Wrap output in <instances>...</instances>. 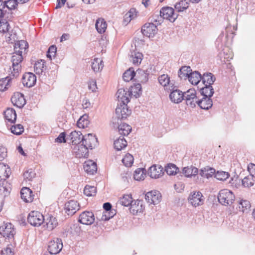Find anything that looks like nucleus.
Here are the masks:
<instances>
[{
  "instance_id": "obj_1",
  "label": "nucleus",
  "mask_w": 255,
  "mask_h": 255,
  "mask_svg": "<svg viewBox=\"0 0 255 255\" xmlns=\"http://www.w3.org/2000/svg\"><path fill=\"white\" fill-rule=\"evenodd\" d=\"M178 16V14L174 11V9L171 7H162L160 10V19L157 20L154 17L151 20L154 22H157V24H160L163 19L168 20L170 22H174Z\"/></svg>"
},
{
  "instance_id": "obj_2",
  "label": "nucleus",
  "mask_w": 255,
  "mask_h": 255,
  "mask_svg": "<svg viewBox=\"0 0 255 255\" xmlns=\"http://www.w3.org/2000/svg\"><path fill=\"white\" fill-rule=\"evenodd\" d=\"M10 173L9 167L0 164V181L2 182L0 184V190L5 192V195L10 193L11 190L10 184L6 181L8 178Z\"/></svg>"
},
{
  "instance_id": "obj_3",
  "label": "nucleus",
  "mask_w": 255,
  "mask_h": 255,
  "mask_svg": "<svg viewBox=\"0 0 255 255\" xmlns=\"http://www.w3.org/2000/svg\"><path fill=\"white\" fill-rule=\"evenodd\" d=\"M131 114V111L128 109L127 104H118L115 111V117L113 118V124H119V121L126 119Z\"/></svg>"
},
{
  "instance_id": "obj_4",
  "label": "nucleus",
  "mask_w": 255,
  "mask_h": 255,
  "mask_svg": "<svg viewBox=\"0 0 255 255\" xmlns=\"http://www.w3.org/2000/svg\"><path fill=\"white\" fill-rule=\"evenodd\" d=\"M218 199L221 204L225 206H230L235 200V196L232 191L225 189L220 191Z\"/></svg>"
},
{
  "instance_id": "obj_5",
  "label": "nucleus",
  "mask_w": 255,
  "mask_h": 255,
  "mask_svg": "<svg viewBox=\"0 0 255 255\" xmlns=\"http://www.w3.org/2000/svg\"><path fill=\"white\" fill-rule=\"evenodd\" d=\"M23 60L22 55L20 54H14L11 57V62L12 70H11L10 76L13 78H16L19 75V72L21 71V66L20 63ZM11 70V68H10Z\"/></svg>"
},
{
  "instance_id": "obj_6",
  "label": "nucleus",
  "mask_w": 255,
  "mask_h": 255,
  "mask_svg": "<svg viewBox=\"0 0 255 255\" xmlns=\"http://www.w3.org/2000/svg\"><path fill=\"white\" fill-rule=\"evenodd\" d=\"M43 215L38 211H31L27 217L28 222L32 226L38 227L44 222Z\"/></svg>"
},
{
  "instance_id": "obj_7",
  "label": "nucleus",
  "mask_w": 255,
  "mask_h": 255,
  "mask_svg": "<svg viewBox=\"0 0 255 255\" xmlns=\"http://www.w3.org/2000/svg\"><path fill=\"white\" fill-rule=\"evenodd\" d=\"M63 248V243L61 239L55 238L50 241L48 245V251L51 255L58 254Z\"/></svg>"
},
{
  "instance_id": "obj_8",
  "label": "nucleus",
  "mask_w": 255,
  "mask_h": 255,
  "mask_svg": "<svg viewBox=\"0 0 255 255\" xmlns=\"http://www.w3.org/2000/svg\"><path fill=\"white\" fill-rule=\"evenodd\" d=\"M153 23L152 22L150 23H145L141 28L142 33L145 36L149 38L153 37L157 32V22Z\"/></svg>"
},
{
  "instance_id": "obj_9",
  "label": "nucleus",
  "mask_w": 255,
  "mask_h": 255,
  "mask_svg": "<svg viewBox=\"0 0 255 255\" xmlns=\"http://www.w3.org/2000/svg\"><path fill=\"white\" fill-rule=\"evenodd\" d=\"M183 100L186 101V104L192 108L196 106L197 98L195 89H190L183 94Z\"/></svg>"
},
{
  "instance_id": "obj_10",
  "label": "nucleus",
  "mask_w": 255,
  "mask_h": 255,
  "mask_svg": "<svg viewBox=\"0 0 255 255\" xmlns=\"http://www.w3.org/2000/svg\"><path fill=\"white\" fill-rule=\"evenodd\" d=\"M15 233L13 226L11 223H7L0 226V234L5 238H13Z\"/></svg>"
},
{
  "instance_id": "obj_11",
  "label": "nucleus",
  "mask_w": 255,
  "mask_h": 255,
  "mask_svg": "<svg viewBox=\"0 0 255 255\" xmlns=\"http://www.w3.org/2000/svg\"><path fill=\"white\" fill-rule=\"evenodd\" d=\"M189 202L194 207L202 205L204 201V198L202 194L199 192H194L191 193L188 197Z\"/></svg>"
},
{
  "instance_id": "obj_12",
  "label": "nucleus",
  "mask_w": 255,
  "mask_h": 255,
  "mask_svg": "<svg viewBox=\"0 0 255 255\" xmlns=\"http://www.w3.org/2000/svg\"><path fill=\"white\" fill-rule=\"evenodd\" d=\"M145 199L149 204L156 205L160 202L161 195L158 191H151L145 194Z\"/></svg>"
},
{
  "instance_id": "obj_13",
  "label": "nucleus",
  "mask_w": 255,
  "mask_h": 255,
  "mask_svg": "<svg viewBox=\"0 0 255 255\" xmlns=\"http://www.w3.org/2000/svg\"><path fill=\"white\" fill-rule=\"evenodd\" d=\"M82 143L88 148L92 149L98 145V139L95 135L88 133L82 136Z\"/></svg>"
},
{
  "instance_id": "obj_14",
  "label": "nucleus",
  "mask_w": 255,
  "mask_h": 255,
  "mask_svg": "<svg viewBox=\"0 0 255 255\" xmlns=\"http://www.w3.org/2000/svg\"><path fill=\"white\" fill-rule=\"evenodd\" d=\"M95 220V218L93 212L84 211L80 215L78 221L82 224L90 225L92 224Z\"/></svg>"
},
{
  "instance_id": "obj_15",
  "label": "nucleus",
  "mask_w": 255,
  "mask_h": 255,
  "mask_svg": "<svg viewBox=\"0 0 255 255\" xmlns=\"http://www.w3.org/2000/svg\"><path fill=\"white\" fill-rule=\"evenodd\" d=\"M88 148L82 143L72 146V152L78 158L85 157L88 154Z\"/></svg>"
},
{
  "instance_id": "obj_16",
  "label": "nucleus",
  "mask_w": 255,
  "mask_h": 255,
  "mask_svg": "<svg viewBox=\"0 0 255 255\" xmlns=\"http://www.w3.org/2000/svg\"><path fill=\"white\" fill-rule=\"evenodd\" d=\"M22 82L24 86L28 88L32 87L36 82V77L32 73H25L22 76Z\"/></svg>"
},
{
  "instance_id": "obj_17",
  "label": "nucleus",
  "mask_w": 255,
  "mask_h": 255,
  "mask_svg": "<svg viewBox=\"0 0 255 255\" xmlns=\"http://www.w3.org/2000/svg\"><path fill=\"white\" fill-rule=\"evenodd\" d=\"M164 174V169L160 165H153L148 170V175L152 178H158Z\"/></svg>"
},
{
  "instance_id": "obj_18",
  "label": "nucleus",
  "mask_w": 255,
  "mask_h": 255,
  "mask_svg": "<svg viewBox=\"0 0 255 255\" xmlns=\"http://www.w3.org/2000/svg\"><path fill=\"white\" fill-rule=\"evenodd\" d=\"M79 209V204L75 200H70L65 205V212L68 215H74Z\"/></svg>"
},
{
  "instance_id": "obj_19",
  "label": "nucleus",
  "mask_w": 255,
  "mask_h": 255,
  "mask_svg": "<svg viewBox=\"0 0 255 255\" xmlns=\"http://www.w3.org/2000/svg\"><path fill=\"white\" fill-rule=\"evenodd\" d=\"M11 101L13 105L19 108H22L26 104V101L22 94H14L11 98Z\"/></svg>"
},
{
  "instance_id": "obj_20",
  "label": "nucleus",
  "mask_w": 255,
  "mask_h": 255,
  "mask_svg": "<svg viewBox=\"0 0 255 255\" xmlns=\"http://www.w3.org/2000/svg\"><path fill=\"white\" fill-rule=\"evenodd\" d=\"M21 198L25 202H31L34 199L32 191L27 187H23L20 191Z\"/></svg>"
},
{
  "instance_id": "obj_21",
  "label": "nucleus",
  "mask_w": 255,
  "mask_h": 255,
  "mask_svg": "<svg viewBox=\"0 0 255 255\" xmlns=\"http://www.w3.org/2000/svg\"><path fill=\"white\" fill-rule=\"evenodd\" d=\"M129 94L124 89H120L117 92L116 96L119 104H128L129 101Z\"/></svg>"
},
{
  "instance_id": "obj_22",
  "label": "nucleus",
  "mask_w": 255,
  "mask_h": 255,
  "mask_svg": "<svg viewBox=\"0 0 255 255\" xmlns=\"http://www.w3.org/2000/svg\"><path fill=\"white\" fill-rule=\"evenodd\" d=\"M84 169L89 174H94L97 170V164L94 161L89 160L84 163Z\"/></svg>"
},
{
  "instance_id": "obj_23",
  "label": "nucleus",
  "mask_w": 255,
  "mask_h": 255,
  "mask_svg": "<svg viewBox=\"0 0 255 255\" xmlns=\"http://www.w3.org/2000/svg\"><path fill=\"white\" fill-rule=\"evenodd\" d=\"M211 97H203L201 100H197L196 104L202 109L208 110L211 108L213 103Z\"/></svg>"
},
{
  "instance_id": "obj_24",
  "label": "nucleus",
  "mask_w": 255,
  "mask_h": 255,
  "mask_svg": "<svg viewBox=\"0 0 255 255\" xmlns=\"http://www.w3.org/2000/svg\"><path fill=\"white\" fill-rule=\"evenodd\" d=\"M171 101L174 103H179L183 100V93L179 90H173L170 95Z\"/></svg>"
},
{
  "instance_id": "obj_25",
  "label": "nucleus",
  "mask_w": 255,
  "mask_h": 255,
  "mask_svg": "<svg viewBox=\"0 0 255 255\" xmlns=\"http://www.w3.org/2000/svg\"><path fill=\"white\" fill-rule=\"evenodd\" d=\"M144 207L142 206V202L139 200L135 201L134 204H130L129 211L133 215H137L143 211Z\"/></svg>"
},
{
  "instance_id": "obj_26",
  "label": "nucleus",
  "mask_w": 255,
  "mask_h": 255,
  "mask_svg": "<svg viewBox=\"0 0 255 255\" xmlns=\"http://www.w3.org/2000/svg\"><path fill=\"white\" fill-rule=\"evenodd\" d=\"M69 136L72 141V146H74L75 144L82 143V136H84V135H83L80 131H73L70 133Z\"/></svg>"
},
{
  "instance_id": "obj_27",
  "label": "nucleus",
  "mask_w": 255,
  "mask_h": 255,
  "mask_svg": "<svg viewBox=\"0 0 255 255\" xmlns=\"http://www.w3.org/2000/svg\"><path fill=\"white\" fill-rule=\"evenodd\" d=\"M215 169L209 166H206L200 170V175L206 178H209L215 175Z\"/></svg>"
},
{
  "instance_id": "obj_28",
  "label": "nucleus",
  "mask_w": 255,
  "mask_h": 255,
  "mask_svg": "<svg viewBox=\"0 0 255 255\" xmlns=\"http://www.w3.org/2000/svg\"><path fill=\"white\" fill-rule=\"evenodd\" d=\"M192 70L189 66H182L178 71V77L181 79L186 80L188 79Z\"/></svg>"
},
{
  "instance_id": "obj_29",
  "label": "nucleus",
  "mask_w": 255,
  "mask_h": 255,
  "mask_svg": "<svg viewBox=\"0 0 255 255\" xmlns=\"http://www.w3.org/2000/svg\"><path fill=\"white\" fill-rule=\"evenodd\" d=\"M4 117L6 120L11 123H14L16 120L15 111L12 108H7L4 112Z\"/></svg>"
},
{
  "instance_id": "obj_30",
  "label": "nucleus",
  "mask_w": 255,
  "mask_h": 255,
  "mask_svg": "<svg viewBox=\"0 0 255 255\" xmlns=\"http://www.w3.org/2000/svg\"><path fill=\"white\" fill-rule=\"evenodd\" d=\"M182 172L186 177H191L198 174V169L193 166H187L183 169Z\"/></svg>"
},
{
  "instance_id": "obj_31",
  "label": "nucleus",
  "mask_w": 255,
  "mask_h": 255,
  "mask_svg": "<svg viewBox=\"0 0 255 255\" xmlns=\"http://www.w3.org/2000/svg\"><path fill=\"white\" fill-rule=\"evenodd\" d=\"M159 84L164 87L165 89H167L168 86L173 85L170 83V77L167 74H162L158 77V78Z\"/></svg>"
},
{
  "instance_id": "obj_32",
  "label": "nucleus",
  "mask_w": 255,
  "mask_h": 255,
  "mask_svg": "<svg viewBox=\"0 0 255 255\" xmlns=\"http://www.w3.org/2000/svg\"><path fill=\"white\" fill-rule=\"evenodd\" d=\"M47 229L49 231L53 230L58 225V222L56 218L49 216L46 219H45Z\"/></svg>"
},
{
  "instance_id": "obj_33",
  "label": "nucleus",
  "mask_w": 255,
  "mask_h": 255,
  "mask_svg": "<svg viewBox=\"0 0 255 255\" xmlns=\"http://www.w3.org/2000/svg\"><path fill=\"white\" fill-rule=\"evenodd\" d=\"M201 80L204 85H209L211 86L215 82L216 78L212 73H206L202 76Z\"/></svg>"
},
{
  "instance_id": "obj_34",
  "label": "nucleus",
  "mask_w": 255,
  "mask_h": 255,
  "mask_svg": "<svg viewBox=\"0 0 255 255\" xmlns=\"http://www.w3.org/2000/svg\"><path fill=\"white\" fill-rule=\"evenodd\" d=\"M91 67L95 72H99L103 69L104 67L103 62L99 58H94L92 62Z\"/></svg>"
},
{
  "instance_id": "obj_35",
  "label": "nucleus",
  "mask_w": 255,
  "mask_h": 255,
  "mask_svg": "<svg viewBox=\"0 0 255 255\" xmlns=\"http://www.w3.org/2000/svg\"><path fill=\"white\" fill-rule=\"evenodd\" d=\"M115 148L120 151L125 148L127 145V142L123 136H120L114 143Z\"/></svg>"
},
{
  "instance_id": "obj_36",
  "label": "nucleus",
  "mask_w": 255,
  "mask_h": 255,
  "mask_svg": "<svg viewBox=\"0 0 255 255\" xmlns=\"http://www.w3.org/2000/svg\"><path fill=\"white\" fill-rule=\"evenodd\" d=\"M202 79V76L199 72L194 71L191 72L188 80L193 85H197Z\"/></svg>"
},
{
  "instance_id": "obj_37",
  "label": "nucleus",
  "mask_w": 255,
  "mask_h": 255,
  "mask_svg": "<svg viewBox=\"0 0 255 255\" xmlns=\"http://www.w3.org/2000/svg\"><path fill=\"white\" fill-rule=\"evenodd\" d=\"M118 128L120 134L124 136L128 135L131 131V127L126 123L120 124Z\"/></svg>"
},
{
  "instance_id": "obj_38",
  "label": "nucleus",
  "mask_w": 255,
  "mask_h": 255,
  "mask_svg": "<svg viewBox=\"0 0 255 255\" xmlns=\"http://www.w3.org/2000/svg\"><path fill=\"white\" fill-rule=\"evenodd\" d=\"M106 22L103 18H98L96 20L95 26L97 30L100 33H104L107 28Z\"/></svg>"
},
{
  "instance_id": "obj_39",
  "label": "nucleus",
  "mask_w": 255,
  "mask_h": 255,
  "mask_svg": "<svg viewBox=\"0 0 255 255\" xmlns=\"http://www.w3.org/2000/svg\"><path fill=\"white\" fill-rule=\"evenodd\" d=\"M201 92L203 97H211L214 93V90L212 86L206 85L201 89Z\"/></svg>"
},
{
  "instance_id": "obj_40",
  "label": "nucleus",
  "mask_w": 255,
  "mask_h": 255,
  "mask_svg": "<svg viewBox=\"0 0 255 255\" xmlns=\"http://www.w3.org/2000/svg\"><path fill=\"white\" fill-rule=\"evenodd\" d=\"M146 176V170L142 168H137L135 170L133 174L134 179L137 181L144 179Z\"/></svg>"
},
{
  "instance_id": "obj_41",
  "label": "nucleus",
  "mask_w": 255,
  "mask_h": 255,
  "mask_svg": "<svg viewBox=\"0 0 255 255\" xmlns=\"http://www.w3.org/2000/svg\"><path fill=\"white\" fill-rule=\"evenodd\" d=\"M189 7V3L185 0H181L180 1L177 2L174 7L177 12H182L184 10L188 8Z\"/></svg>"
},
{
  "instance_id": "obj_42",
  "label": "nucleus",
  "mask_w": 255,
  "mask_h": 255,
  "mask_svg": "<svg viewBox=\"0 0 255 255\" xmlns=\"http://www.w3.org/2000/svg\"><path fill=\"white\" fill-rule=\"evenodd\" d=\"M143 55L140 52H133L130 56V60L134 64H138L141 63Z\"/></svg>"
},
{
  "instance_id": "obj_43",
  "label": "nucleus",
  "mask_w": 255,
  "mask_h": 255,
  "mask_svg": "<svg viewBox=\"0 0 255 255\" xmlns=\"http://www.w3.org/2000/svg\"><path fill=\"white\" fill-rule=\"evenodd\" d=\"M45 61L42 60L37 61L34 65V71L37 74H42L44 70L46 69V66L44 65Z\"/></svg>"
},
{
  "instance_id": "obj_44",
  "label": "nucleus",
  "mask_w": 255,
  "mask_h": 255,
  "mask_svg": "<svg viewBox=\"0 0 255 255\" xmlns=\"http://www.w3.org/2000/svg\"><path fill=\"white\" fill-rule=\"evenodd\" d=\"M136 72L132 68H129L123 74V79L126 82H129L136 76Z\"/></svg>"
},
{
  "instance_id": "obj_45",
  "label": "nucleus",
  "mask_w": 255,
  "mask_h": 255,
  "mask_svg": "<svg viewBox=\"0 0 255 255\" xmlns=\"http://www.w3.org/2000/svg\"><path fill=\"white\" fill-rule=\"evenodd\" d=\"M119 203L123 206H128L132 203V198L131 195H125L119 200Z\"/></svg>"
},
{
  "instance_id": "obj_46",
  "label": "nucleus",
  "mask_w": 255,
  "mask_h": 255,
  "mask_svg": "<svg viewBox=\"0 0 255 255\" xmlns=\"http://www.w3.org/2000/svg\"><path fill=\"white\" fill-rule=\"evenodd\" d=\"M89 124L88 120V115H84L81 116L77 123V125L79 128H87Z\"/></svg>"
},
{
  "instance_id": "obj_47",
  "label": "nucleus",
  "mask_w": 255,
  "mask_h": 255,
  "mask_svg": "<svg viewBox=\"0 0 255 255\" xmlns=\"http://www.w3.org/2000/svg\"><path fill=\"white\" fill-rule=\"evenodd\" d=\"M167 174L169 175H173L176 174L179 170L175 165L170 163L168 164L166 167L165 169Z\"/></svg>"
},
{
  "instance_id": "obj_48",
  "label": "nucleus",
  "mask_w": 255,
  "mask_h": 255,
  "mask_svg": "<svg viewBox=\"0 0 255 255\" xmlns=\"http://www.w3.org/2000/svg\"><path fill=\"white\" fill-rule=\"evenodd\" d=\"M137 76L139 78V81L141 83H145L148 79V74L145 72V71L139 69L136 72Z\"/></svg>"
},
{
  "instance_id": "obj_49",
  "label": "nucleus",
  "mask_w": 255,
  "mask_h": 255,
  "mask_svg": "<svg viewBox=\"0 0 255 255\" xmlns=\"http://www.w3.org/2000/svg\"><path fill=\"white\" fill-rule=\"evenodd\" d=\"M133 160L134 158L132 155L127 153L122 159V162L126 166L130 167L132 165Z\"/></svg>"
},
{
  "instance_id": "obj_50",
  "label": "nucleus",
  "mask_w": 255,
  "mask_h": 255,
  "mask_svg": "<svg viewBox=\"0 0 255 255\" xmlns=\"http://www.w3.org/2000/svg\"><path fill=\"white\" fill-rule=\"evenodd\" d=\"M19 3L17 0H7L4 2L3 7H7L8 9H14Z\"/></svg>"
},
{
  "instance_id": "obj_51",
  "label": "nucleus",
  "mask_w": 255,
  "mask_h": 255,
  "mask_svg": "<svg viewBox=\"0 0 255 255\" xmlns=\"http://www.w3.org/2000/svg\"><path fill=\"white\" fill-rule=\"evenodd\" d=\"M229 176L230 174L228 172L218 171L216 173L215 172V177L219 180L224 181L228 179Z\"/></svg>"
},
{
  "instance_id": "obj_52",
  "label": "nucleus",
  "mask_w": 255,
  "mask_h": 255,
  "mask_svg": "<svg viewBox=\"0 0 255 255\" xmlns=\"http://www.w3.org/2000/svg\"><path fill=\"white\" fill-rule=\"evenodd\" d=\"M11 131L15 135H20L23 132L24 128L20 124L12 126L10 128Z\"/></svg>"
},
{
  "instance_id": "obj_53",
  "label": "nucleus",
  "mask_w": 255,
  "mask_h": 255,
  "mask_svg": "<svg viewBox=\"0 0 255 255\" xmlns=\"http://www.w3.org/2000/svg\"><path fill=\"white\" fill-rule=\"evenodd\" d=\"M116 215V211L115 210H111L108 211H105L101 217L102 221H108L111 218L113 217Z\"/></svg>"
},
{
  "instance_id": "obj_54",
  "label": "nucleus",
  "mask_w": 255,
  "mask_h": 255,
  "mask_svg": "<svg viewBox=\"0 0 255 255\" xmlns=\"http://www.w3.org/2000/svg\"><path fill=\"white\" fill-rule=\"evenodd\" d=\"M254 184V180L252 176H246L242 179V185L245 187H250L253 186Z\"/></svg>"
},
{
  "instance_id": "obj_55",
  "label": "nucleus",
  "mask_w": 255,
  "mask_h": 255,
  "mask_svg": "<svg viewBox=\"0 0 255 255\" xmlns=\"http://www.w3.org/2000/svg\"><path fill=\"white\" fill-rule=\"evenodd\" d=\"M96 190L95 187L86 185L84 189V193L87 196H92L96 194Z\"/></svg>"
},
{
  "instance_id": "obj_56",
  "label": "nucleus",
  "mask_w": 255,
  "mask_h": 255,
  "mask_svg": "<svg viewBox=\"0 0 255 255\" xmlns=\"http://www.w3.org/2000/svg\"><path fill=\"white\" fill-rule=\"evenodd\" d=\"M9 25L8 22L4 19H0V32L2 33H5L8 31Z\"/></svg>"
},
{
  "instance_id": "obj_57",
  "label": "nucleus",
  "mask_w": 255,
  "mask_h": 255,
  "mask_svg": "<svg viewBox=\"0 0 255 255\" xmlns=\"http://www.w3.org/2000/svg\"><path fill=\"white\" fill-rule=\"evenodd\" d=\"M251 207L250 203L249 201L246 200H240L239 203V208L242 212H244L246 209L250 208Z\"/></svg>"
},
{
  "instance_id": "obj_58",
  "label": "nucleus",
  "mask_w": 255,
  "mask_h": 255,
  "mask_svg": "<svg viewBox=\"0 0 255 255\" xmlns=\"http://www.w3.org/2000/svg\"><path fill=\"white\" fill-rule=\"evenodd\" d=\"M35 173L32 169H29L23 173L24 179L30 181L35 177Z\"/></svg>"
},
{
  "instance_id": "obj_59",
  "label": "nucleus",
  "mask_w": 255,
  "mask_h": 255,
  "mask_svg": "<svg viewBox=\"0 0 255 255\" xmlns=\"http://www.w3.org/2000/svg\"><path fill=\"white\" fill-rule=\"evenodd\" d=\"M57 51V47L55 45H51L48 49L47 53V57L51 59L52 57H54L56 55Z\"/></svg>"
},
{
  "instance_id": "obj_60",
  "label": "nucleus",
  "mask_w": 255,
  "mask_h": 255,
  "mask_svg": "<svg viewBox=\"0 0 255 255\" xmlns=\"http://www.w3.org/2000/svg\"><path fill=\"white\" fill-rule=\"evenodd\" d=\"M15 46L23 51V50H25L28 47V44L26 41L20 40L17 41L15 43Z\"/></svg>"
},
{
  "instance_id": "obj_61",
  "label": "nucleus",
  "mask_w": 255,
  "mask_h": 255,
  "mask_svg": "<svg viewBox=\"0 0 255 255\" xmlns=\"http://www.w3.org/2000/svg\"><path fill=\"white\" fill-rule=\"evenodd\" d=\"M11 77V76H10V78L9 77H7L4 80H0V91H4L7 88L6 86L10 81Z\"/></svg>"
},
{
  "instance_id": "obj_62",
  "label": "nucleus",
  "mask_w": 255,
  "mask_h": 255,
  "mask_svg": "<svg viewBox=\"0 0 255 255\" xmlns=\"http://www.w3.org/2000/svg\"><path fill=\"white\" fill-rule=\"evenodd\" d=\"M7 156V149L2 145H0V161H2Z\"/></svg>"
},
{
  "instance_id": "obj_63",
  "label": "nucleus",
  "mask_w": 255,
  "mask_h": 255,
  "mask_svg": "<svg viewBox=\"0 0 255 255\" xmlns=\"http://www.w3.org/2000/svg\"><path fill=\"white\" fill-rule=\"evenodd\" d=\"M65 137V133L64 132H61L59 134V136L55 139V142L59 143H65L66 141Z\"/></svg>"
},
{
  "instance_id": "obj_64",
  "label": "nucleus",
  "mask_w": 255,
  "mask_h": 255,
  "mask_svg": "<svg viewBox=\"0 0 255 255\" xmlns=\"http://www.w3.org/2000/svg\"><path fill=\"white\" fill-rule=\"evenodd\" d=\"M248 169L250 173V176H252L253 178L255 177V164L250 163L248 166Z\"/></svg>"
}]
</instances>
